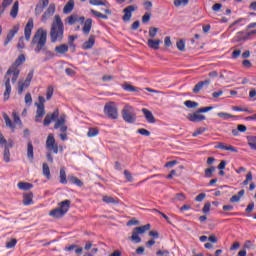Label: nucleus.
<instances>
[{
    "instance_id": "obj_53",
    "label": "nucleus",
    "mask_w": 256,
    "mask_h": 256,
    "mask_svg": "<svg viewBox=\"0 0 256 256\" xmlns=\"http://www.w3.org/2000/svg\"><path fill=\"white\" fill-rule=\"evenodd\" d=\"M87 135H88V137H96V135H99V129L90 128Z\"/></svg>"
},
{
    "instance_id": "obj_42",
    "label": "nucleus",
    "mask_w": 256,
    "mask_h": 256,
    "mask_svg": "<svg viewBox=\"0 0 256 256\" xmlns=\"http://www.w3.org/2000/svg\"><path fill=\"white\" fill-rule=\"evenodd\" d=\"M122 88L124 91H128L129 93H135L137 91V88L130 84H123Z\"/></svg>"
},
{
    "instance_id": "obj_36",
    "label": "nucleus",
    "mask_w": 256,
    "mask_h": 256,
    "mask_svg": "<svg viewBox=\"0 0 256 256\" xmlns=\"http://www.w3.org/2000/svg\"><path fill=\"white\" fill-rule=\"evenodd\" d=\"M245 195V190H240L238 192V195H233L230 198V203H239V201H241V197H243Z\"/></svg>"
},
{
    "instance_id": "obj_9",
    "label": "nucleus",
    "mask_w": 256,
    "mask_h": 256,
    "mask_svg": "<svg viewBox=\"0 0 256 256\" xmlns=\"http://www.w3.org/2000/svg\"><path fill=\"white\" fill-rule=\"evenodd\" d=\"M65 119H67V116L65 114L61 115L55 125L54 129H60L61 133H67V126L65 125Z\"/></svg>"
},
{
    "instance_id": "obj_31",
    "label": "nucleus",
    "mask_w": 256,
    "mask_h": 256,
    "mask_svg": "<svg viewBox=\"0 0 256 256\" xmlns=\"http://www.w3.org/2000/svg\"><path fill=\"white\" fill-rule=\"evenodd\" d=\"M93 45H95V36L91 35L88 41L83 43V49H93Z\"/></svg>"
},
{
    "instance_id": "obj_32",
    "label": "nucleus",
    "mask_w": 256,
    "mask_h": 256,
    "mask_svg": "<svg viewBox=\"0 0 256 256\" xmlns=\"http://www.w3.org/2000/svg\"><path fill=\"white\" fill-rule=\"evenodd\" d=\"M3 119L6 123V127H9L12 132H15V124H13V121H11V118H9V115L7 113H3Z\"/></svg>"
},
{
    "instance_id": "obj_16",
    "label": "nucleus",
    "mask_w": 256,
    "mask_h": 256,
    "mask_svg": "<svg viewBox=\"0 0 256 256\" xmlns=\"http://www.w3.org/2000/svg\"><path fill=\"white\" fill-rule=\"evenodd\" d=\"M33 19H29L25 28H24V35H25V39L26 41H29L31 39V33L33 31Z\"/></svg>"
},
{
    "instance_id": "obj_45",
    "label": "nucleus",
    "mask_w": 256,
    "mask_h": 256,
    "mask_svg": "<svg viewBox=\"0 0 256 256\" xmlns=\"http://www.w3.org/2000/svg\"><path fill=\"white\" fill-rule=\"evenodd\" d=\"M184 105L188 107V109H195V107H199V103L191 100L185 101Z\"/></svg>"
},
{
    "instance_id": "obj_15",
    "label": "nucleus",
    "mask_w": 256,
    "mask_h": 256,
    "mask_svg": "<svg viewBox=\"0 0 256 256\" xmlns=\"http://www.w3.org/2000/svg\"><path fill=\"white\" fill-rule=\"evenodd\" d=\"M137 9V7L133 6V5H130V6H127L126 8H124L123 10V21L127 22V21H131V17H132V13L133 11H135Z\"/></svg>"
},
{
    "instance_id": "obj_27",
    "label": "nucleus",
    "mask_w": 256,
    "mask_h": 256,
    "mask_svg": "<svg viewBox=\"0 0 256 256\" xmlns=\"http://www.w3.org/2000/svg\"><path fill=\"white\" fill-rule=\"evenodd\" d=\"M142 113H144V117L146 118V121H148V123H155V116H153V113L151 111L143 108Z\"/></svg>"
},
{
    "instance_id": "obj_22",
    "label": "nucleus",
    "mask_w": 256,
    "mask_h": 256,
    "mask_svg": "<svg viewBox=\"0 0 256 256\" xmlns=\"http://www.w3.org/2000/svg\"><path fill=\"white\" fill-rule=\"evenodd\" d=\"M58 208L60 211H63L64 214L67 213V211H69L70 207H71V200H64V201H61L59 204H58Z\"/></svg>"
},
{
    "instance_id": "obj_55",
    "label": "nucleus",
    "mask_w": 256,
    "mask_h": 256,
    "mask_svg": "<svg viewBox=\"0 0 256 256\" xmlns=\"http://www.w3.org/2000/svg\"><path fill=\"white\" fill-rule=\"evenodd\" d=\"M152 211H154V213H159V215H161L163 219H165V221H167V223L171 225V220L168 218V216L165 213L159 211L158 209H152Z\"/></svg>"
},
{
    "instance_id": "obj_19",
    "label": "nucleus",
    "mask_w": 256,
    "mask_h": 256,
    "mask_svg": "<svg viewBox=\"0 0 256 256\" xmlns=\"http://www.w3.org/2000/svg\"><path fill=\"white\" fill-rule=\"evenodd\" d=\"M54 14H55V4H50L47 10L42 15L43 23H45V21H47L49 17H51Z\"/></svg>"
},
{
    "instance_id": "obj_23",
    "label": "nucleus",
    "mask_w": 256,
    "mask_h": 256,
    "mask_svg": "<svg viewBox=\"0 0 256 256\" xmlns=\"http://www.w3.org/2000/svg\"><path fill=\"white\" fill-rule=\"evenodd\" d=\"M93 26V19L88 18L86 19L82 31L85 35H89L91 33V27Z\"/></svg>"
},
{
    "instance_id": "obj_50",
    "label": "nucleus",
    "mask_w": 256,
    "mask_h": 256,
    "mask_svg": "<svg viewBox=\"0 0 256 256\" xmlns=\"http://www.w3.org/2000/svg\"><path fill=\"white\" fill-rule=\"evenodd\" d=\"M221 119H224L225 121H227V119H233V115L229 114V113H225V112H219L217 114Z\"/></svg>"
},
{
    "instance_id": "obj_59",
    "label": "nucleus",
    "mask_w": 256,
    "mask_h": 256,
    "mask_svg": "<svg viewBox=\"0 0 256 256\" xmlns=\"http://www.w3.org/2000/svg\"><path fill=\"white\" fill-rule=\"evenodd\" d=\"M137 133H139L140 135H143L144 137H149V135H151V132H149V130L145 128L138 129Z\"/></svg>"
},
{
    "instance_id": "obj_38",
    "label": "nucleus",
    "mask_w": 256,
    "mask_h": 256,
    "mask_svg": "<svg viewBox=\"0 0 256 256\" xmlns=\"http://www.w3.org/2000/svg\"><path fill=\"white\" fill-rule=\"evenodd\" d=\"M13 3V0H3L2 4L0 5V17L2 13H5V9L9 7Z\"/></svg>"
},
{
    "instance_id": "obj_28",
    "label": "nucleus",
    "mask_w": 256,
    "mask_h": 256,
    "mask_svg": "<svg viewBox=\"0 0 256 256\" xmlns=\"http://www.w3.org/2000/svg\"><path fill=\"white\" fill-rule=\"evenodd\" d=\"M23 205H33V192L23 194Z\"/></svg>"
},
{
    "instance_id": "obj_34",
    "label": "nucleus",
    "mask_w": 256,
    "mask_h": 256,
    "mask_svg": "<svg viewBox=\"0 0 256 256\" xmlns=\"http://www.w3.org/2000/svg\"><path fill=\"white\" fill-rule=\"evenodd\" d=\"M27 157L29 161H33V159L35 158V155L33 153V143L31 141H29L27 144Z\"/></svg>"
},
{
    "instance_id": "obj_58",
    "label": "nucleus",
    "mask_w": 256,
    "mask_h": 256,
    "mask_svg": "<svg viewBox=\"0 0 256 256\" xmlns=\"http://www.w3.org/2000/svg\"><path fill=\"white\" fill-rule=\"evenodd\" d=\"M124 176L129 183H133V175H131V172H129V170H124Z\"/></svg>"
},
{
    "instance_id": "obj_4",
    "label": "nucleus",
    "mask_w": 256,
    "mask_h": 256,
    "mask_svg": "<svg viewBox=\"0 0 256 256\" xmlns=\"http://www.w3.org/2000/svg\"><path fill=\"white\" fill-rule=\"evenodd\" d=\"M122 118L126 123H135L137 121V113H135V108L131 105H125L121 111Z\"/></svg>"
},
{
    "instance_id": "obj_18",
    "label": "nucleus",
    "mask_w": 256,
    "mask_h": 256,
    "mask_svg": "<svg viewBox=\"0 0 256 256\" xmlns=\"http://www.w3.org/2000/svg\"><path fill=\"white\" fill-rule=\"evenodd\" d=\"M37 110H36V117H35V122L36 123H41V119L45 116V105H36Z\"/></svg>"
},
{
    "instance_id": "obj_41",
    "label": "nucleus",
    "mask_w": 256,
    "mask_h": 256,
    "mask_svg": "<svg viewBox=\"0 0 256 256\" xmlns=\"http://www.w3.org/2000/svg\"><path fill=\"white\" fill-rule=\"evenodd\" d=\"M90 13H92V15H94L95 17H98L99 19H109V17L97 10L91 9Z\"/></svg>"
},
{
    "instance_id": "obj_11",
    "label": "nucleus",
    "mask_w": 256,
    "mask_h": 256,
    "mask_svg": "<svg viewBox=\"0 0 256 256\" xmlns=\"http://www.w3.org/2000/svg\"><path fill=\"white\" fill-rule=\"evenodd\" d=\"M59 119V109L54 110L52 114H47L44 119V127H49L51 121H57Z\"/></svg>"
},
{
    "instance_id": "obj_3",
    "label": "nucleus",
    "mask_w": 256,
    "mask_h": 256,
    "mask_svg": "<svg viewBox=\"0 0 256 256\" xmlns=\"http://www.w3.org/2000/svg\"><path fill=\"white\" fill-rule=\"evenodd\" d=\"M23 63H25V55L20 54L18 58L15 60V62L7 70L6 73L8 75H12V83H17V79H19V74L21 73L19 67L20 65H23Z\"/></svg>"
},
{
    "instance_id": "obj_40",
    "label": "nucleus",
    "mask_w": 256,
    "mask_h": 256,
    "mask_svg": "<svg viewBox=\"0 0 256 256\" xmlns=\"http://www.w3.org/2000/svg\"><path fill=\"white\" fill-rule=\"evenodd\" d=\"M42 171L44 177H46L47 179H51V170L49 169V165H47V163H43Z\"/></svg>"
},
{
    "instance_id": "obj_12",
    "label": "nucleus",
    "mask_w": 256,
    "mask_h": 256,
    "mask_svg": "<svg viewBox=\"0 0 256 256\" xmlns=\"http://www.w3.org/2000/svg\"><path fill=\"white\" fill-rule=\"evenodd\" d=\"M187 119L192 123H199L201 121H205L206 117L197 110L194 113L188 114Z\"/></svg>"
},
{
    "instance_id": "obj_7",
    "label": "nucleus",
    "mask_w": 256,
    "mask_h": 256,
    "mask_svg": "<svg viewBox=\"0 0 256 256\" xmlns=\"http://www.w3.org/2000/svg\"><path fill=\"white\" fill-rule=\"evenodd\" d=\"M46 149L56 155L59 153V145L55 141V136L53 134H49L46 139Z\"/></svg>"
},
{
    "instance_id": "obj_52",
    "label": "nucleus",
    "mask_w": 256,
    "mask_h": 256,
    "mask_svg": "<svg viewBox=\"0 0 256 256\" xmlns=\"http://www.w3.org/2000/svg\"><path fill=\"white\" fill-rule=\"evenodd\" d=\"M12 116L14 119V125H23V122H21V118L17 115V112H13Z\"/></svg>"
},
{
    "instance_id": "obj_10",
    "label": "nucleus",
    "mask_w": 256,
    "mask_h": 256,
    "mask_svg": "<svg viewBox=\"0 0 256 256\" xmlns=\"http://www.w3.org/2000/svg\"><path fill=\"white\" fill-rule=\"evenodd\" d=\"M6 90L4 92V101L9 100V95H11V74H5L4 76Z\"/></svg>"
},
{
    "instance_id": "obj_49",
    "label": "nucleus",
    "mask_w": 256,
    "mask_h": 256,
    "mask_svg": "<svg viewBox=\"0 0 256 256\" xmlns=\"http://www.w3.org/2000/svg\"><path fill=\"white\" fill-rule=\"evenodd\" d=\"M157 33H159V28H155V27L149 28V37H151V39L155 38L157 36Z\"/></svg>"
},
{
    "instance_id": "obj_30",
    "label": "nucleus",
    "mask_w": 256,
    "mask_h": 256,
    "mask_svg": "<svg viewBox=\"0 0 256 256\" xmlns=\"http://www.w3.org/2000/svg\"><path fill=\"white\" fill-rule=\"evenodd\" d=\"M74 7H75V1L69 0L63 8V13H65L66 15H69V13L73 11Z\"/></svg>"
},
{
    "instance_id": "obj_63",
    "label": "nucleus",
    "mask_w": 256,
    "mask_h": 256,
    "mask_svg": "<svg viewBox=\"0 0 256 256\" xmlns=\"http://www.w3.org/2000/svg\"><path fill=\"white\" fill-rule=\"evenodd\" d=\"M33 80V71L29 72L27 77H26V87H29L31 85V81Z\"/></svg>"
},
{
    "instance_id": "obj_20",
    "label": "nucleus",
    "mask_w": 256,
    "mask_h": 256,
    "mask_svg": "<svg viewBox=\"0 0 256 256\" xmlns=\"http://www.w3.org/2000/svg\"><path fill=\"white\" fill-rule=\"evenodd\" d=\"M216 149H222L223 151H231L232 153H238L237 148H235V146H227L225 145V143L222 142H218Z\"/></svg>"
},
{
    "instance_id": "obj_51",
    "label": "nucleus",
    "mask_w": 256,
    "mask_h": 256,
    "mask_svg": "<svg viewBox=\"0 0 256 256\" xmlns=\"http://www.w3.org/2000/svg\"><path fill=\"white\" fill-rule=\"evenodd\" d=\"M54 88L53 86H48L46 91V99L49 101L53 97Z\"/></svg>"
},
{
    "instance_id": "obj_35",
    "label": "nucleus",
    "mask_w": 256,
    "mask_h": 256,
    "mask_svg": "<svg viewBox=\"0 0 256 256\" xmlns=\"http://www.w3.org/2000/svg\"><path fill=\"white\" fill-rule=\"evenodd\" d=\"M18 189H20L21 191H29V189H33V184L29 182H19Z\"/></svg>"
},
{
    "instance_id": "obj_61",
    "label": "nucleus",
    "mask_w": 256,
    "mask_h": 256,
    "mask_svg": "<svg viewBox=\"0 0 256 256\" xmlns=\"http://www.w3.org/2000/svg\"><path fill=\"white\" fill-rule=\"evenodd\" d=\"M17 49H25V38L20 37L17 44Z\"/></svg>"
},
{
    "instance_id": "obj_13",
    "label": "nucleus",
    "mask_w": 256,
    "mask_h": 256,
    "mask_svg": "<svg viewBox=\"0 0 256 256\" xmlns=\"http://www.w3.org/2000/svg\"><path fill=\"white\" fill-rule=\"evenodd\" d=\"M241 35H243V32H238L237 35L233 38V43H241V41H247L251 35H256V30H252L246 33L245 36Z\"/></svg>"
},
{
    "instance_id": "obj_37",
    "label": "nucleus",
    "mask_w": 256,
    "mask_h": 256,
    "mask_svg": "<svg viewBox=\"0 0 256 256\" xmlns=\"http://www.w3.org/2000/svg\"><path fill=\"white\" fill-rule=\"evenodd\" d=\"M68 181L72 183V185H77V187H83V181L75 176H68Z\"/></svg>"
},
{
    "instance_id": "obj_56",
    "label": "nucleus",
    "mask_w": 256,
    "mask_h": 256,
    "mask_svg": "<svg viewBox=\"0 0 256 256\" xmlns=\"http://www.w3.org/2000/svg\"><path fill=\"white\" fill-rule=\"evenodd\" d=\"M207 131V128L200 127L195 132H193L192 137H197L198 135H203Z\"/></svg>"
},
{
    "instance_id": "obj_46",
    "label": "nucleus",
    "mask_w": 256,
    "mask_h": 256,
    "mask_svg": "<svg viewBox=\"0 0 256 256\" xmlns=\"http://www.w3.org/2000/svg\"><path fill=\"white\" fill-rule=\"evenodd\" d=\"M43 52L45 54L44 61H49L50 59H53L55 57V53L53 51L44 50Z\"/></svg>"
},
{
    "instance_id": "obj_21",
    "label": "nucleus",
    "mask_w": 256,
    "mask_h": 256,
    "mask_svg": "<svg viewBox=\"0 0 256 256\" xmlns=\"http://www.w3.org/2000/svg\"><path fill=\"white\" fill-rule=\"evenodd\" d=\"M210 84H211V80H209V79L198 82L193 88V93H199V91H201V89H203V87H205V85L207 86Z\"/></svg>"
},
{
    "instance_id": "obj_54",
    "label": "nucleus",
    "mask_w": 256,
    "mask_h": 256,
    "mask_svg": "<svg viewBox=\"0 0 256 256\" xmlns=\"http://www.w3.org/2000/svg\"><path fill=\"white\" fill-rule=\"evenodd\" d=\"M17 245V239L12 238L10 241L6 242V248L7 249H13Z\"/></svg>"
},
{
    "instance_id": "obj_57",
    "label": "nucleus",
    "mask_w": 256,
    "mask_h": 256,
    "mask_svg": "<svg viewBox=\"0 0 256 256\" xmlns=\"http://www.w3.org/2000/svg\"><path fill=\"white\" fill-rule=\"evenodd\" d=\"M149 21H151V12H146L143 16H142V23H149Z\"/></svg>"
},
{
    "instance_id": "obj_62",
    "label": "nucleus",
    "mask_w": 256,
    "mask_h": 256,
    "mask_svg": "<svg viewBox=\"0 0 256 256\" xmlns=\"http://www.w3.org/2000/svg\"><path fill=\"white\" fill-rule=\"evenodd\" d=\"M189 0H175L174 5L175 7H181V5H187Z\"/></svg>"
},
{
    "instance_id": "obj_48",
    "label": "nucleus",
    "mask_w": 256,
    "mask_h": 256,
    "mask_svg": "<svg viewBox=\"0 0 256 256\" xmlns=\"http://www.w3.org/2000/svg\"><path fill=\"white\" fill-rule=\"evenodd\" d=\"M205 177L211 178L213 177V173H215V166H211L210 168H207L205 171Z\"/></svg>"
},
{
    "instance_id": "obj_14",
    "label": "nucleus",
    "mask_w": 256,
    "mask_h": 256,
    "mask_svg": "<svg viewBox=\"0 0 256 256\" xmlns=\"http://www.w3.org/2000/svg\"><path fill=\"white\" fill-rule=\"evenodd\" d=\"M13 141L11 139L8 140V144H6L4 146V161L5 163H9V161H11V152L9 151V149H13Z\"/></svg>"
},
{
    "instance_id": "obj_43",
    "label": "nucleus",
    "mask_w": 256,
    "mask_h": 256,
    "mask_svg": "<svg viewBox=\"0 0 256 256\" xmlns=\"http://www.w3.org/2000/svg\"><path fill=\"white\" fill-rule=\"evenodd\" d=\"M248 145L251 149L256 151V136H251L248 138Z\"/></svg>"
},
{
    "instance_id": "obj_26",
    "label": "nucleus",
    "mask_w": 256,
    "mask_h": 256,
    "mask_svg": "<svg viewBox=\"0 0 256 256\" xmlns=\"http://www.w3.org/2000/svg\"><path fill=\"white\" fill-rule=\"evenodd\" d=\"M161 43V40L148 39L147 45L150 49H154V51H157Z\"/></svg>"
},
{
    "instance_id": "obj_8",
    "label": "nucleus",
    "mask_w": 256,
    "mask_h": 256,
    "mask_svg": "<svg viewBox=\"0 0 256 256\" xmlns=\"http://www.w3.org/2000/svg\"><path fill=\"white\" fill-rule=\"evenodd\" d=\"M19 24H16L12 27V29L8 32L6 39L4 40V46L7 47L11 41H13V37L19 33Z\"/></svg>"
},
{
    "instance_id": "obj_33",
    "label": "nucleus",
    "mask_w": 256,
    "mask_h": 256,
    "mask_svg": "<svg viewBox=\"0 0 256 256\" xmlns=\"http://www.w3.org/2000/svg\"><path fill=\"white\" fill-rule=\"evenodd\" d=\"M19 13V1L14 2L12 9L10 11V16L12 19H17V15Z\"/></svg>"
},
{
    "instance_id": "obj_64",
    "label": "nucleus",
    "mask_w": 256,
    "mask_h": 256,
    "mask_svg": "<svg viewBox=\"0 0 256 256\" xmlns=\"http://www.w3.org/2000/svg\"><path fill=\"white\" fill-rule=\"evenodd\" d=\"M242 66L244 67V69H251V67H253V64L249 60H244L242 62Z\"/></svg>"
},
{
    "instance_id": "obj_2",
    "label": "nucleus",
    "mask_w": 256,
    "mask_h": 256,
    "mask_svg": "<svg viewBox=\"0 0 256 256\" xmlns=\"http://www.w3.org/2000/svg\"><path fill=\"white\" fill-rule=\"evenodd\" d=\"M30 45L34 48L35 53L45 51L47 47V30L39 28L32 37Z\"/></svg>"
},
{
    "instance_id": "obj_24",
    "label": "nucleus",
    "mask_w": 256,
    "mask_h": 256,
    "mask_svg": "<svg viewBox=\"0 0 256 256\" xmlns=\"http://www.w3.org/2000/svg\"><path fill=\"white\" fill-rule=\"evenodd\" d=\"M102 201L107 204L119 205L121 200L119 198H114L113 196H103Z\"/></svg>"
},
{
    "instance_id": "obj_6",
    "label": "nucleus",
    "mask_w": 256,
    "mask_h": 256,
    "mask_svg": "<svg viewBox=\"0 0 256 256\" xmlns=\"http://www.w3.org/2000/svg\"><path fill=\"white\" fill-rule=\"evenodd\" d=\"M104 114L108 119H117L119 117V113L117 111V106H115V102H109L105 104Z\"/></svg>"
},
{
    "instance_id": "obj_60",
    "label": "nucleus",
    "mask_w": 256,
    "mask_h": 256,
    "mask_svg": "<svg viewBox=\"0 0 256 256\" xmlns=\"http://www.w3.org/2000/svg\"><path fill=\"white\" fill-rule=\"evenodd\" d=\"M176 47L179 51H185V42L183 40H179L176 43Z\"/></svg>"
},
{
    "instance_id": "obj_1",
    "label": "nucleus",
    "mask_w": 256,
    "mask_h": 256,
    "mask_svg": "<svg viewBox=\"0 0 256 256\" xmlns=\"http://www.w3.org/2000/svg\"><path fill=\"white\" fill-rule=\"evenodd\" d=\"M65 35V25L61 16L55 15L50 27V41L51 43H61Z\"/></svg>"
},
{
    "instance_id": "obj_47",
    "label": "nucleus",
    "mask_w": 256,
    "mask_h": 256,
    "mask_svg": "<svg viewBox=\"0 0 256 256\" xmlns=\"http://www.w3.org/2000/svg\"><path fill=\"white\" fill-rule=\"evenodd\" d=\"M68 25H75L77 23V15L73 14L66 18Z\"/></svg>"
},
{
    "instance_id": "obj_25",
    "label": "nucleus",
    "mask_w": 256,
    "mask_h": 256,
    "mask_svg": "<svg viewBox=\"0 0 256 256\" xmlns=\"http://www.w3.org/2000/svg\"><path fill=\"white\" fill-rule=\"evenodd\" d=\"M55 53L58 55H65L69 51V46L67 44H61L55 47Z\"/></svg>"
},
{
    "instance_id": "obj_5",
    "label": "nucleus",
    "mask_w": 256,
    "mask_h": 256,
    "mask_svg": "<svg viewBox=\"0 0 256 256\" xmlns=\"http://www.w3.org/2000/svg\"><path fill=\"white\" fill-rule=\"evenodd\" d=\"M149 229H151V224L135 227L132 231L130 241H133V243H141V237H139V235H143V233L149 231Z\"/></svg>"
},
{
    "instance_id": "obj_39",
    "label": "nucleus",
    "mask_w": 256,
    "mask_h": 256,
    "mask_svg": "<svg viewBox=\"0 0 256 256\" xmlns=\"http://www.w3.org/2000/svg\"><path fill=\"white\" fill-rule=\"evenodd\" d=\"M60 183H62V185H67V174L65 172V167L60 169Z\"/></svg>"
},
{
    "instance_id": "obj_29",
    "label": "nucleus",
    "mask_w": 256,
    "mask_h": 256,
    "mask_svg": "<svg viewBox=\"0 0 256 256\" xmlns=\"http://www.w3.org/2000/svg\"><path fill=\"white\" fill-rule=\"evenodd\" d=\"M49 215L55 219H61V217H64L65 212L59 208H55L54 210L50 211Z\"/></svg>"
},
{
    "instance_id": "obj_17",
    "label": "nucleus",
    "mask_w": 256,
    "mask_h": 256,
    "mask_svg": "<svg viewBox=\"0 0 256 256\" xmlns=\"http://www.w3.org/2000/svg\"><path fill=\"white\" fill-rule=\"evenodd\" d=\"M49 5V0H39L35 7V15L39 16L43 13V9Z\"/></svg>"
},
{
    "instance_id": "obj_44",
    "label": "nucleus",
    "mask_w": 256,
    "mask_h": 256,
    "mask_svg": "<svg viewBox=\"0 0 256 256\" xmlns=\"http://www.w3.org/2000/svg\"><path fill=\"white\" fill-rule=\"evenodd\" d=\"M89 3L90 5H103L104 7H107V5H109V2H107V0H90Z\"/></svg>"
}]
</instances>
